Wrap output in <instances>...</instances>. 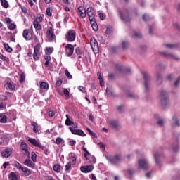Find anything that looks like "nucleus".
Listing matches in <instances>:
<instances>
[{"label": "nucleus", "instance_id": "1", "mask_svg": "<svg viewBox=\"0 0 180 180\" xmlns=\"http://www.w3.org/2000/svg\"><path fill=\"white\" fill-rule=\"evenodd\" d=\"M28 141H30L34 147H38L39 148H41V150H43L46 155H49V154H50V151L49 150L47 147L41 145V143H40V142H39L35 139L30 138L28 139Z\"/></svg>", "mask_w": 180, "mask_h": 180}, {"label": "nucleus", "instance_id": "2", "mask_svg": "<svg viewBox=\"0 0 180 180\" xmlns=\"http://www.w3.org/2000/svg\"><path fill=\"white\" fill-rule=\"evenodd\" d=\"M46 37L50 43L56 40V34L54 33V28L53 27H48L46 32Z\"/></svg>", "mask_w": 180, "mask_h": 180}, {"label": "nucleus", "instance_id": "3", "mask_svg": "<svg viewBox=\"0 0 180 180\" xmlns=\"http://www.w3.org/2000/svg\"><path fill=\"white\" fill-rule=\"evenodd\" d=\"M82 150L84 151V158H86V160L87 162H89L90 164H95L96 162V158L94 155H91V153L86 150V148H84L82 146Z\"/></svg>", "mask_w": 180, "mask_h": 180}, {"label": "nucleus", "instance_id": "4", "mask_svg": "<svg viewBox=\"0 0 180 180\" xmlns=\"http://www.w3.org/2000/svg\"><path fill=\"white\" fill-rule=\"evenodd\" d=\"M33 58L35 61H38L40 58V42L34 46Z\"/></svg>", "mask_w": 180, "mask_h": 180}, {"label": "nucleus", "instance_id": "5", "mask_svg": "<svg viewBox=\"0 0 180 180\" xmlns=\"http://www.w3.org/2000/svg\"><path fill=\"white\" fill-rule=\"evenodd\" d=\"M65 54L67 57H71L74 54V45L67 44L65 46Z\"/></svg>", "mask_w": 180, "mask_h": 180}, {"label": "nucleus", "instance_id": "6", "mask_svg": "<svg viewBox=\"0 0 180 180\" xmlns=\"http://www.w3.org/2000/svg\"><path fill=\"white\" fill-rule=\"evenodd\" d=\"M162 106H167L168 105V94L167 91H162L160 93Z\"/></svg>", "mask_w": 180, "mask_h": 180}, {"label": "nucleus", "instance_id": "7", "mask_svg": "<svg viewBox=\"0 0 180 180\" xmlns=\"http://www.w3.org/2000/svg\"><path fill=\"white\" fill-rule=\"evenodd\" d=\"M139 168L142 169H145L147 171L150 169V165H148V162L145 159H141L138 161Z\"/></svg>", "mask_w": 180, "mask_h": 180}, {"label": "nucleus", "instance_id": "8", "mask_svg": "<svg viewBox=\"0 0 180 180\" xmlns=\"http://www.w3.org/2000/svg\"><path fill=\"white\" fill-rule=\"evenodd\" d=\"M67 40H68L69 41L72 42L74 41L75 40V37H76V32L75 30H69L65 36Z\"/></svg>", "mask_w": 180, "mask_h": 180}, {"label": "nucleus", "instance_id": "9", "mask_svg": "<svg viewBox=\"0 0 180 180\" xmlns=\"http://www.w3.org/2000/svg\"><path fill=\"white\" fill-rule=\"evenodd\" d=\"M90 45L93 50V51H96L98 53L99 51V46H98V41L95 39V37H91L90 39Z\"/></svg>", "mask_w": 180, "mask_h": 180}, {"label": "nucleus", "instance_id": "10", "mask_svg": "<svg viewBox=\"0 0 180 180\" xmlns=\"http://www.w3.org/2000/svg\"><path fill=\"white\" fill-rule=\"evenodd\" d=\"M22 36L24 39L27 41L32 40L33 39V34L30 33V30L25 29L23 30Z\"/></svg>", "mask_w": 180, "mask_h": 180}, {"label": "nucleus", "instance_id": "11", "mask_svg": "<svg viewBox=\"0 0 180 180\" xmlns=\"http://www.w3.org/2000/svg\"><path fill=\"white\" fill-rule=\"evenodd\" d=\"M77 13L82 19H85V18H86V10L82 6L78 7Z\"/></svg>", "mask_w": 180, "mask_h": 180}, {"label": "nucleus", "instance_id": "12", "mask_svg": "<svg viewBox=\"0 0 180 180\" xmlns=\"http://www.w3.org/2000/svg\"><path fill=\"white\" fill-rule=\"evenodd\" d=\"M119 12L120 18L122 20H124V22H130L131 18L130 14H129V11H125L122 13V11H120V10H119Z\"/></svg>", "mask_w": 180, "mask_h": 180}, {"label": "nucleus", "instance_id": "13", "mask_svg": "<svg viewBox=\"0 0 180 180\" xmlns=\"http://www.w3.org/2000/svg\"><path fill=\"white\" fill-rule=\"evenodd\" d=\"M94 8L92 7H88L86 11V15H88L89 20H95V14L94 13Z\"/></svg>", "mask_w": 180, "mask_h": 180}, {"label": "nucleus", "instance_id": "14", "mask_svg": "<svg viewBox=\"0 0 180 180\" xmlns=\"http://www.w3.org/2000/svg\"><path fill=\"white\" fill-rule=\"evenodd\" d=\"M19 172H21V175H23V176H29L32 174V170L26 167H22Z\"/></svg>", "mask_w": 180, "mask_h": 180}, {"label": "nucleus", "instance_id": "15", "mask_svg": "<svg viewBox=\"0 0 180 180\" xmlns=\"http://www.w3.org/2000/svg\"><path fill=\"white\" fill-rule=\"evenodd\" d=\"M94 170V166L92 165H87V166H82L80 167V171L84 172V174H88Z\"/></svg>", "mask_w": 180, "mask_h": 180}, {"label": "nucleus", "instance_id": "16", "mask_svg": "<svg viewBox=\"0 0 180 180\" xmlns=\"http://www.w3.org/2000/svg\"><path fill=\"white\" fill-rule=\"evenodd\" d=\"M12 155V149L11 148H6L1 152V156L4 158H9Z\"/></svg>", "mask_w": 180, "mask_h": 180}, {"label": "nucleus", "instance_id": "17", "mask_svg": "<svg viewBox=\"0 0 180 180\" xmlns=\"http://www.w3.org/2000/svg\"><path fill=\"white\" fill-rule=\"evenodd\" d=\"M144 79H145V88L147 91L148 89V82L150 81V75L147 72H142Z\"/></svg>", "mask_w": 180, "mask_h": 180}, {"label": "nucleus", "instance_id": "18", "mask_svg": "<svg viewBox=\"0 0 180 180\" xmlns=\"http://www.w3.org/2000/svg\"><path fill=\"white\" fill-rule=\"evenodd\" d=\"M24 165H26L27 167H30V168L34 169L36 168V164L30 159L25 160V161L23 162Z\"/></svg>", "mask_w": 180, "mask_h": 180}, {"label": "nucleus", "instance_id": "19", "mask_svg": "<svg viewBox=\"0 0 180 180\" xmlns=\"http://www.w3.org/2000/svg\"><path fill=\"white\" fill-rule=\"evenodd\" d=\"M21 150L22 151H25V155H27L28 157L30 155L29 148H27V144H26L25 142L21 143Z\"/></svg>", "mask_w": 180, "mask_h": 180}, {"label": "nucleus", "instance_id": "20", "mask_svg": "<svg viewBox=\"0 0 180 180\" xmlns=\"http://www.w3.org/2000/svg\"><path fill=\"white\" fill-rule=\"evenodd\" d=\"M70 160L68 162H70L72 165H75L77 162V157L75 156V153L70 154Z\"/></svg>", "mask_w": 180, "mask_h": 180}, {"label": "nucleus", "instance_id": "21", "mask_svg": "<svg viewBox=\"0 0 180 180\" xmlns=\"http://www.w3.org/2000/svg\"><path fill=\"white\" fill-rule=\"evenodd\" d=\"M31 126L33 127L32 131H34V133H39V124H37V122L34 121L31 122Z\"/></svg>", "mask_w": 180, "mask_h": 180}, {"label": "nucleus", "instance_id": "22", "mask_svg": "<svg viewBox=\"0 0 180 180\" xmlns=\"http://www.w3.org/2000/svg\"><path fill=\"white\" fill-rule=\"evenodd\" d=\"M90 23L91 25V27L94 32H98V30L99 29V27H98V24L96 23V21L95 20H90Z\"/></svg>", "mask_w": 180, "mask_h": 180}, {"label": "nucleus", "instance_id": "23", "mask_svg": "<svg viewBox=\"0 0 180 180\" xmlns=\"http://www.w3.org/2000/svg\"><path fill=\"white\" fill-rule=\"evenodd\" d=\"M162 54L163 57H169L170 58H174V60H179V58H176V56L168 52H162Z\"/></svg>", "mask_w": 180, "mask_h": 180}, {"label": "nucleus", "instance_id": "24", "mask_svg": "<svg viewBox=\"0 0 180 180\" xmlns=\"http://www.w3.org/2000/svg\"><path fill=\"white\" fill-rule=\"evenodd\" d=\"M33 26L36 30V32H40L42 29L41 25L40 22H33Z\"/></svg>", "mask_w": 180, "mask_h": 180}, {"label": "nucleus", "instance_id": "25", "mask_svg": "<svg viewBox=\"0 0 180 180\" xmlns=\"http://www.w3.org/2000/svg\"><path fill=\"white\" fill-rule=\"evenodd\" d=\"M65 124L66 126H72V124H74V122L70 120V115H68V114L66 115V120Z\"/></svg>", "mask_w": 180, "mask_h": 180}, {"label": "nucleus", "instance_id": "26", "mask_svg": "<svg viewBox=\"0 0 180 180\" xmlns=\"http://www.w3.org/2000/svg\"><path fill=\"white\" fill-rule=\"evenodd\" d=\"M122 161V156L120 155H115L113 159V164H117V162H120Z\"/></svg>", "mask_w": 180, "mask_h": 180}, {"label": "nucleus", "instance_id": "27", "mask_svg": "<svg viewBox=\"0 0 180 180\" xmlns=\"http://www.w3.org/2000/svg\"><path fill=\"white\" fill-rule=\"evenodd\" d=\"M75 53L78 56L79 60H80V58H82V51H81V49L79 47H77L75 49Z\"/></svg>", "mask_w": 180, "mask_h": 180}, {"label": "nucleus", "instance_id": "28", "mask_svg": "<svg viewBox=\"0 0 180 180\" xmlns=\"http://www.w3.org/2000/svg\"><path fill=\"white\" fill-rule=\"evenodd\" d=\"M8 122V117L4 114H0V123H6Z\"/></svg>", "mask_w": 180, "mask_h": 180}, {"label": "nucleus", "instance_id": "29", "mask_svg": "<svg viewBox=\"0 0 180 180\" xmlns=\"http://www.w3.org/2000/svg\"><path fill=\"white\" fill-rule=\"evenodd\" d=\"M4 46L7 53H12L13 49L11 46H9V44L4 43Z\"/></svg>", "mask_w": 180, "mask_h": 180}, {"label": "nucleus", "instance_id": "30", "mask_svg": "<svg viewBox=\"0 0 180 180\" xmlns=\"http://www.w3.org/2000/svg\"><path fill=\"white\" fill-rule=\"evenodd\" d=\"M41 89H49V84L46 82H42L40 84Z\"/></svg>", "mask_w": 180, "mask_h": 180}, {"label": "nucleus", "instance_id": "31", "mask_svg": "<svg viewBox=\"0 0 180 180\" xmlns=\"http://www.w3.org/2000/svg\"><path fill=\"white\" fill-rule=\"evenodd\" d=\"M44 19H43V16L40 15V16H37L33 21V22L35 23H41V22H43Z\"/></svg>", "mask_w": 180, "mask_h": 180}, {"label": "nucleus", "instance_id": "32", "mask_svg": "<svg viewBox=\"0 0 180 180\" xmlns=\"http://www.w3.org/2000/svg\"><path fill=\"white\" fill-rule=\"evenodd\" d=\"M106 94L108 96H112V95H113V90L112 89V87H107V89H106Z\"/></svg>", "mask_w": 180, "mask_h": 180}, {"label": "nucleus", "instance_id": "33", "mask_svg": "<svg viewBox=\"0 0 180 180\" xmlns=\"http://www.w3.org/2000/svg\"><path fill=\"white\" fill-rule=\"evenodd\" d=\"M9 179L11 180H18V176L15 172H11L9 176Z\"/></svg>", "mask_w": 180, "mask_h": 180}, {"label": "nucleus", "instance_id": "34", "mask_svg": "<svg viewBox=\"0 0 180 180\" xmlns=\"http://www.w3.org/2000/svg\"><path fill=\"white\" fill-rule=\"evenodd\" d=\"M53 169L55 172L59 173L60 172L61 169H60V165L56 164L53 167Z\"/></svg>", "mask_w": 180, "mask_h": 180}, {"label": "nucleus", "instance_id": "35", "mask_svg": "<svg viewBox=\"0 0 180 180\" xmlns=\"http://www.w3.org/2000/svg\"><path fill=\"white\" fill-rule=\"evenodd\" d=\"M112 32H113V27L112 26L107 27V29L105 32L106 34H112Z\"/></svg>", "mask_w": 180, "mask_h": 180}, {"label": "nucleus", "instance_id": "36", "mask_svg": "<svg viewBox=\"0 0 180 180\" xmlns=\"http://www.w3.org/2000/svg\"><path fill=\"white\" fill-rule=\"evenodd\" d=\"M165 47H167V49H176V47H178V45L176 44H165Z\"/></svg>", "mask_w": 180, "mask_h": 180}, {"label": "nucleus", "instance_id": "37", "mask_svg": "<svg viewBox=\"0 0 180 180\" xmlns=\"http://www.w3.org/2000/svg\"><path fill=\"white\" fill-rule=\"evenodd\" d=\"M154 157H155V162L158 165H160V154H158V153H156L154 154Z\"/></svg>", "mask_w": 180, "mask_h": 180}, {"label": "nucleus", "instance_id": "38", "mask_svg": "<svg viewBox=\"0 0 180 180\" xmlns=\"http://www.w3.org/2000/svg\"><path fill=\"white\" fill-rule=\"evenodd\" d=\"M1 4L4 8H9V4L6 0H1Z\"/></svg>", "mask_w": 180, "mask_h": 180}, {"label": "nucleus", "instance_id": "39", "mask_svg": "<svg viewBox=\"0 0 180 180\" xmlns=\"http://www.w3.org/2000/svg\"><path fill=\"white\" fill-rule=\"evenodd\" d=\"M31 160L32 161H33V162H36L37 161V155L36 154V153H32Z\"/></svg>", "mask_w": 180, "mask_h": 180}, {"label": "nucleus", "instance_id": "40", "mask_svg": "<svg viewBox=\"0 0 180 180\" xmlns=\"http://www.w3.org/2000/svg\"><path fill=\"white\" fill-rule=\"evenodd\" d=\"M65 75H66V77L68 79H72V75H71V74L70 73V72L68 71V69H65Z\"/></svg>", "mask_w": 180, "mask_h": 180}, {"label": "nucleus", "instance_id": "41", "mask_svg": "<svg viewBox=\"0 0 180 180\" xmlns=\"http://www.w3.org/2000/svg\"><path fill=\"white\" fill-rule=\"evenodd\" d=\"M76 136H81V137H85L86 134L84 132V131L81 129H77V134H76Z\"/></svg>", "mask_w": 180, "mask_h": 180}, {"label": "nucleus", "instance_id": "42", "mask_svg": "<svg viewBox=\"0 0 180 180\" xmlns=\"http://www.w3.org/2000/svg\"><path fill=\"white\" fill-rule=\"evenodd\" d=\"M46 15L48 16H52L53 15V9L51 7H49L46 8Z\"/></svg>", "mask_w": 180, "mask_h": 180}, {"label": "nucleus", "instance_id": "43", "mask_svg": "<svg viewBox=\"0 0 180 180\" xmlns=\"http://www.w3.org/2000/svg\"><path fill=\"white\" fill-rule=\"evenodd\" d=\"M63 94L66 97V99H70V91L67 89H63Z\"/></svg>", "mask_w": 180, "mask_h": 180}, {"label": "nucleus", "instance_id": "44", "mask_svg": "<svg viewBox=\"0 0 180 180\" xmlns=\"http://www.w3.org/2000/svg\"><path fill=\"white\" fill-rule=\"evenodd\" d=\"M106 158L110 164H113V156L112 155H107Z\"/></svg>", "mask_w": 180, "mask_h": 180}, {"label": "nucleus", "instance_id": "45", "mask_svg": "<svg viewBox=\"0 0 180 180\" xmlns=\"http://www.w3.org/2000/svg\"><path fill=\"white\" fill-rule=\"evenodd\" d=\"M14 164H15V166L17 168V169L19 171L21 170L22 168L23 167H22V165L20 163H19V162H18V161H15Z\"/></svg>", "mask_w": 180, "mask_h": 180}, {"label": "nucleus", "instance_id": "46", "mask_svg": "<svg viewBox=\"0 0 180 180\" xmlns=\"http://www.w3.org/2000/svg\"><path fill=\"white\" fill-rule=\"evenodd\" d=\"M77 89L80 91V92H82V94H86V89L82 86H79Z\"/></svg>", "mask_w": 180, "mask_h": 180}, {"label": "nucleus", "instance_id": "47", "mask_svg": "<svg viewBox=\"0 0 180 180\" xmlns=\"http://www.w3.org/2000/svg\"><path fill=\"white\" fill-rule=\"evenodd\" d=\"M25 73H21L20 75V83L23 84V82H25Z\"/></svg>", "mask_w": 180, "mask_h": 180}, {"label": "nucleus", "instance_id": "48", "mask_svg": "<svg viewBox=\"0 0 180 180\" xmlns=\"http://www.w3.org/2000/svg\"><path fill=\"white\" fill-rule=\"evenodd\" d=\"M113 129H115L117 130H119L120 129V126L119 125V123L116 121L113 122Z\"/></svg>", "mask_w": 180, "mask_h": 180}, {"label": "nucleus", "instance_id": "49", "mask_svg": "<svg viewBox=\"0 0 180 180\" xmlns=\"http://www.w3.org/2000/svg\"><path fill=\"white\" fill-rule=\"evenodd\" d=\"M0 59L3 60V61H6V63H8V61H9V58L5 56H4L2 53H0Z\"/></svg>", "mask_w": 180, "mask_h": 180}, {"label": "nucleus", "instance_id": "50", "mask_svg": "<svg viewBox=\"0 0 180 180\" xmlns=\"http://www.w3.org/2000/svg\"><path fill=\"white\" fill-rule=\"evenodd\" d=\"M69 130H70L72 134L77 135L78 133V129H75L71 127H69Z\"/></svg>", "mask_w": 180, "mask_h": 180}, {"label": "nucleus", "instance_id": "51", "mask_svg": "<svg viewBox=\"0 0 180 180\" xmlns=\"http://www.w3.org/2000/svg\"><path fill=\"white\" fill-rule=\"evenodd\" d=\"M157 82L159 85H160V84L162 82V77H161L160 75H157Z\"/></svg>", "mask_w": 180, "mask_h": 180}, {"label": "nucleus", "instance_id": "52", "mask_svg": "<svg viewBox=\"0 0 180 180\" xmlns=\"http://www.w3.org/2000/svg\"><path fill=\"white\" fill-rule=\"evenodd\" d=\"M8 27L10 30H15V29H16V25L14 23H10V25H8Z\"/></svg>", "mask_w": 180, "mask_h": 180}, {"label": "nucleus", "instance_id": "53", "mask_svg": "<svg viewBox=\"0 0 180 180\" xmlns=\"http://www.w3.org/2000/svg\"><path fill=\"white\" fill-rule=\"evenodd\" d=\"M86 130L89 133L90 136H92L93 137H96V134L92 131V130H91L89 128H87Z\"/></svg>", "mask_w": 180, "mask_h": 180}, {"label": "nucleus", "instance_id": "54", "mask_svg": "<svg viewBox=\"0 0 180 180\" xmlns=\"http://www.w3.org/2000/svg\"><path fill=\"white\" fill-rule=\"evenodd\" d=\"M122 46L124 50H126V49L129 47V42L123 41L122 44Z\"/></svg>", "mask_w": 180, "mask_h": 180}, {"label": "nucleus", "instance_id": "55", "mask_svg": "<svg viewBox=\"0 0 180 180\" xmlns=\"http://www.w3.org/2000/svg\"><path fill=\"white\" fill-rule=\"evenodd\" d=\"M129 98H133L134 99H139V96L134 94H127Z\"/></svg>", "mask_w": 180, "mask_h": 180}, {"label": "nucleus", "instance_id": "56", "mask_svg": "<svg viewBox=\"0 0 180 180\" xmlns=\"http://www.w3.org/2000/svg\"><path fill=\"white\" fill-rule=\"evenodd\" d=\"M45 52H46V54L50 55V54H51V53H53V49L50 48V47L46 48Z\"/></svg>", "mask_w": 180, "mask_h": 180}, {"label": "nucleus", "instance_id": "57", "mask_svg": "<svg viewBox=\"0 0 180 180\" xmlns=\"http://www.w3.org/2000/svg\"><path fill=\"white\" fill-rule=\"evenodd\" d=\"M98 146H99V147H100L101 151H105V144H103V143L100 142V143H98Z\"/></svg>", "mask_w": 180, "mask_h": 180}, {"label": "nucleus", "instance_id": "58", "mask_svg": "<svg viewBox=\"0 0 180 180\" xmlns=\"http://www.w3.org/2000/svg\"><path fill=\"white\" fill-rule=\"evenodd\" d=\"M98 15L101 20H105V19L106 18V15H105L103 13H99Z\"/></svg>", "mask_w": 180, "mask_h": 180}, {"label": "nucleus", "instance_id": "59", "mask_svg": "<svg viewBox=\"0 0 180 180\" xmlns=\"http://www.w3.org/2000/svg\"><path fill=\"white\" fill-rule=\"evenodd\" d=\"M48 115L50 117H54V116H56V112L53 110H49Z\"/></svg>", "mask_w": 180, "mask_h": 180}, {"label": "nucleus", "instance_id": "60", "mask_svg": "<svg viewBox=\"0 0 180 180\" xmlns=\"http://www.w3.org/2000/svg\"><path fill=\"white\" fill-rule=\"evenodd\" d=\"M143 20L145 22H148V20H150V16H148V15L144 14V15H143Z\"/></svg>", "mask_w": 180, "mask_h": 180}, {"label": "nucleus", "instance_id": "61", "mask_svg": "<svg viewBox=\"0 0 180 180\" xmlns=\"http://www.w3.org/2000/svg\"><path fill=\"white\" fill-rule=\"evenodd\" d=\"M61 143H63V139L61 138H57L56 139V144H57L58 146L61 144Z\"/></svg>", "mask_w": 180, "mask_h": 180}, {"label": "nucleus", "instance_id": "62", "mask_svg": "<svg viewBox=\"0 0 180 180\" xmlns=\"http://www.w3.org/2000/svg\"><path fill=\"white\" fill-rule=\"evenodd\" d=\"M71 165H72L71 162H68V164L65 165V170L70 171V169H71Z\"/></svg>", "mask_w": 180, "mask_h": 180}, {"label": "nucleus", "instance_id": "63", "mask_svg": "<svg viewBox=\"0 0 180 180\" xmlns=\"http://www.w3.org/2000/svg\"><path fill=\"white\" fill-rule=\"evenodd\" d=\"M134 37H137V38L141 37V33L137 32H134Z\"/></svg>", "mask_w": 180, "mask_h": 180}, {"label": "nucleus", "instance_id": "64", "mask_svg": "<svg viewBox=\"0 0 180 180\" xmlns=\"http://www.w3.org/2000/svg\"><path fill=\"white\" fill-rule=\"evenodd\" d=\"M173 120L175 121L176 126H180L179 121L176 119V117H173Z\"/></svg>", "mask_w": 180, "mask_h": 180}]
</instances>
